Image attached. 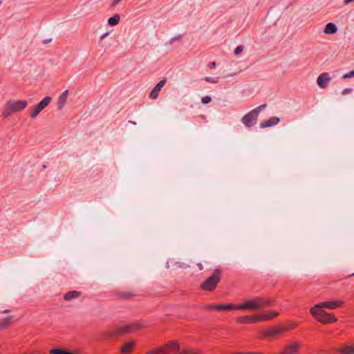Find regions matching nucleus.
Segmentation results:
<instances>
[{
  "label": "nucleus",
  "instance_id": "29",
  "mask_svg": "<svg viewBox=\"0 0 354 354\" xmlns=\"http://www.w3.org/2000/svg\"><path fill=\"white\" fill-rule=\"evenodd\" d=\"M205 80L209 83H217L219 81V77H206Z\"/></svg>",
  "mask_w": 354,
  "mask_h": 354
},
{
  "label": "nucleus",
  "instance_id": "19",
  "mask_svg": "<svg viewBox=\"0 0 354 354\" xmlns=\"http://www.w3.org/2000/svg\"><path fill=\"white\" fill-rule=\"evenodd\" d=\"M337 26L334 23H331V22L328 23L326 25L325 28L324 30V32L328 35L335 34V32H337Z\"/></svg>",
  "mask_w": 354,
  "mask_h": 354
},
{
  "label": "nucleus",
  "instance_id": "10",
  "mask_svg": "<svg viewBox=\"0 0 354 354\" xmlns=\"http://www.w3.org/2000/svg\"><path fill=\"white\" fill-rule=\"evenodd\" d=\"M331 80V77H330V75L328 73H321L317 79V83L319 88H324L327 86L329 82Z\"/></svg>",
  "mask_w": 354,
  "mask_h": 354
},
{
  "label": "nucleus",
  "instance_id": "44",
  "mask_svg": "<svg viewBox=\"0 0 354 354\" xmlns=\"http://www.w3.org/2000/svg\"><path fill=\"white\" fill-rule=\"evenodd\" d=\"M129 122L134 125L136 124V122L132 120H129Z\"/></svg>",
  "mask_w": 354,
  "mask_h": 354
},
{
  "label": "nucleus",
  "instance_id": "11",
  "mask_svg": "<svg viewBox=\"0 0 354 354\" xmlns=\"http://www.w3.org/2000/svg\"><path fill=\"white\" fill-rule=\"evenodd\" d=\"M166 82V79L164 78L156 84V85L154 86V88L151 90V91L149 93V97L151 99L155 100L158 98L159 95V92L160 91L161 88L165 85Z\"/></svg>",
  "mask_w": 354,
  "mask_h": 354
},
{
  "label": "nucleus",
  "instance_id": "36",
  "mask_svg": "<svg viewBox=\"0 0 354 354\" xmlns=\"http://www.w3.org/2000/svg\"><path fill=\"white\" fill-rule=\"evenodd\" d=\"M270 314L272 316V319H273L279 315V313L277 311H270Z\"/></svg>",
  "mask_w": 354,
  "mask_h": 354
},
{
  "label": "nucleus",
  "instance_id": "43",
  "mask_svg": "<svg viewBox=\"0 0 354 354\" xmlns=\"http://www.w3.org/2000/svg\"><path fill=\"white\" fill-rule=\"evenodd\" d=\"M245 354H262L261 353H245Z\"/></svg>",
  "mask_w": 354,
  "mask_h": 354
},
{
  "label": "nucleus",
  "instance_id": "40",
  "mask_svg": "<svg viewBox=\"0 0 354 354\" xmlns=\"http://www.w3.org/2000/svg\"><path fill=\"white\" fill-rule=\"evenodd\" d=\"M215 66H216V62H210L209 64V67L210 68H213Z\"/></svg>",
  "mask_w": 354,
  "mask_h": 354
},
{
  "label": "nucleus",
  "instance_id": "2",
  "mask_svg": "<svg viewBox=\"0 0 354 354\" xmlns=\"http://www.w3.org/2000/svg\"><path fill=\"white\" fill-rule=\"evenodd\" d=\"M28 102L26 100H9L5 104L2 116L7 118L12 113L24 110Z\"/></svg>",
  "mask_w": 354,
  "mask_h": 354
},
{
  "label": "nucleus",
  "instance_id": "47",
  "mask_svg": "<svg viewBox=\"0 0 354 354\" xmlns=\"http://www.w3.org/2000/svg\"><path fill=\"white\" fill-rule=\"evenodd\" d=\"M351 276H354V272L353 274H350L348 277H350Z\"/></svg>",
  "mask_w": 354,
  "mask_h": 354
},
{
  "label": "nucleus",
  "instance_id": "13",
  "mask_svg": "<svg viewBox=\"0 0 354 354\" xmlns=\"http://www.w3.org/2000/svg\"><path fill=\"white\" fill-rule=\"evenodd\" d=\"M280 118L278 117H272L268 120L263 121L260 123L261 128H267L277 125L280 122Z\"/></svg>",
  "mask_w": 354,
  "mask_h": 354
},
{
  "label": "nucleus",
  "instance_id": "23",
  "mask_svg": "<svg viewBox=\"0 0 354 354\" xmlns=\"http://www.w3.org/2000/svg\"><path fill=\"white\" fill-rule=\"evenodd\" d=\"M118 297L121 299L129 300L134 297V295L131 292H121L118 293Z\"/></svg>",
  "mask_w": 354,
  "mask_h": 354
},
{
  "label": "nucleus",
  "instance_id": "26",
  "mask_svg": "<svg viewBox=\"0 0 354 354\" xmlns=\"http://www.w3.org/2000/svg\"><path fill=\"white\" fill-rule=\"evenodd\" d=\"M274 305V299L272 297L268 299L263 298V307H269Z\"/></svg>",
  "mask_w": 354,
  "mask_h": 354
},
{
  "label": "nucleus",
  "instance_id": "24",
  "mask_svg": "<svg viewBox=\"0 0 354 354\" xmlns=\"http://www.w3.org/2000/svg\"><path fill=\"white\" fill-rule=\"evenodd\" d=\"M12 319V317L9 316V317H7L4 318L3 319H2L0 322V329L6 328L11 323Z\"/></svg>",
  "mask_w": 354,
  "mask_h": 354
},
{
  "label": "nucleus",
  "instance_id": "4",
  "mask_svg": "<svg viewBox=\"0 0 354 354\" xmlns=\"http://www.w3.org/2000/svg\"><path fill=\"white\" fill-rule=\"evenodd\" d=\"M310 313L317 319V320L324 324L335 322L337 318L322 308H317L313 310V308L310 309Z\"/></svg>",
  "mask_w": 354,
  "mask_h": 354
},
{
  "label": "nucleus",
  "instance_id": "7",
  "mask_svg": "<svg viewBox=\"0 0 354 354\" xmlns=\"http://www.w3.org/2000/svg\"><path fill=\"white\" fill-rule=\"evenodd\" d=\"M142 328V325L139 323H133L129 325L117 326L114 328L115 335L118 336L122 334L129 333L133 330Z\"/></svg>",
  "mask_w": 354,
  "mask_h": 354
},
{
  "label": "nucleus",
  "instance_id": "33",
  "mask_svg": "<svg viewBox=\"0 0 354 354\" xmlns=\"http://www.w3.org/2000/svg\"><path fill=\"white\" fill-rule=\"evenodd\" d=\"M182 35H178L177 36L172 37L169 41V44L172 45L176 41L179 40L182 37Z\"/></svg>",
  "mask_w": 354,
  "mask_h": 354
},
{
  "label": "nucleus",
  "instance_id": "25",
  "mask_svg": "<svg viewBox=\"0 0 354 354\" xmlns=\"http://www.w3.org/2000/svg\"><path fill=\"white\" fill-rule=\"evenodd\" d=\"M257 322L272 319V316H271L270 312L257 316Z\"/></svg>",
  "mask_w": 354,
  "mask_h": 354
},
{
  "label": "nucleus",
  "instance_id": "34",
  "mask_svg": "<svg viewBox=\"0 0 354 354\" xmlns=\"http://www.w3.org/2000/svg\"><path fill=\"white\" fill-rule=\"evenodd\" d=\"M216 307H218V304H209L206 306L205 308L208 310H216Z\"/></svg>",
  "mask_w": 354,
  "mask_h": 354
},
{
  "label": "nucleus",
  "instance_id": "42",
  "mask_svg": "<svg viewBox=\"0 0 354 354\" xmlns=\"http://www.w3.org/2000/svg\"><path fill=\"white\" fill-rule=\"evenodd\" d=\"M353 1H354V0H344V3L345 4H348V3H350L353 2Z\"/></svg>",
  "mask_w": 354,
  "mask_h": 354
},
{
  "label": "nucleus",
  "instance_id": "5",
  "mask_svg": "<svg viewBox=\"0 0 354 354\" xmlns=\"http://www.w3.org/2000/svg\"><path fill=\"white\" fill-rule=\"evenodd\" d=\"M239 306V310H251L254 311L259 310L263 308V298L255 297L246 300Z\"/></svg>",
  "mask_w": 354,
  "mask_h": 354
},
{
  "label": "nucleus",
  "instance_id": "9",
  "mask_svg": "<svg viewBox=\"0 0 354 354\" xmlns=\"http://www.w3.org/2000/svg\"><path fill=\"white\" fill-rule=\"evenodd\" d=\"M344 304L343 301L341 300H334V301H327L318 304H316L313 307V310H315L317 308H328L329 309H335L337 307L342 306Z\"/></svg>",
  "mask_w": 354,
  "mask_h": 354
},
{
  "label": "nucleus",
  "instance_id": "20",
  "mask_svg": "<svg viewBox=\"0 0 354 354\" xmlns=\"http://www.w3.org/2000/svg\"><path fill=\"white\" fill-rule=\"evenodd\" d=\"M80 295H81V292L79 291H77V290L68 291L64 295V299L66 301H69L73 299L79 297L80 296Z\"/></svg>",
  "mask_w": 354,
  "mask_h": 354
},
{
  "label": "nucleus",
  "instance_id": "46",
  "mask_svg": "<svg viewBox=\"0 0 354 354\" xmlns=\"http://www.w3.org/2000/svg\"><path fill=\"white\" fill-rule=\"evenodd\" d=\"M8 312H9V310H3V313H8Z\"/></svg>",
  "mask_w": 354,
  "mask_h": 354
},
{
  "label": "nucleus",
  "instance_id": "48",
  "mask_svg": "<svg viewBox=\"0 0 354 354\" xmlns=\"http://www.w3.org/2000/svg\"><path fill=\"white\" fill-rule=\"evenodd\" d=\"M236 354H245V353H237Z\"/></svg>",
  "mask_w": 354,
  "mask_h": 354
},
{
  "label": "nucleus",
  "instance_id": "21",
  "mask_svg": "<svg viewBox=\"0 0 354 354\" xmlns=\"http://www.w3.org/2000/svg\"><path fill=\"white\" fill-rule=\"evenodd\" d=\"M337 351L342 354H354V346H346L339 348Z\"/></svg>",
  "mask_w": 354,
  "mask_h": 354
},
{
  "label": "nucleus",
  "instance_id": "38",
  "mask_svg": "<svg viewBox=\"0 0 354 354\" xmlns=\"http://www.w3.org/2000/svg\"><path fill=\"white\" fill-rule=\"evenodd\" d=\"M109 35V32H105L104 34L102 35L100 37V41L104 39L105 37H106Z\"/></svg>",
  "mask_w": 354,
  "mask_h": 354
},
{
  "label": "nucleus",
  "instance_id": "14",
  "mask_svg": "<svg viewBox=\"0 0 354 354\" xmlns=\"http://www.w3.org/2000/svg\"><path fill=\"white\" fill-rule=\"evenodd\" d=\"M301 346L299 343H294L287 346L280 354H296L297 349Z\"/></svg>",
  "mask_w": 354,
  "mask_h": 354
},
{
  "label": "nucleus",
  "instance_id": "49",
  "mask_svg": "<svg viewBox=\"0 0 354 354\" xmlns=\"http://www.w3.org/2000/svg\"><path fill=\"white\" fill-rule=\"evenodd\" d=\"M1 3H2V0H0V5L1 4Z\"/></svg>",
  "mask_w": 354,
  "mask_h": 354
},
{
  "label": "nucleus",
  "instance_id": "45",
  "mask_svg": "<svg viewBox=\"0 0 354 354\" xmlns=\"http://www.w3.org/2000/svg\"><path fill=\"white\" fill-rule=\"evenodd\" d=\"M294 327H295V324H292V325H290V328H288V327H287V328L289 330L290 328H294Z\"/></svg>",
  "mask_w": 354,
  "mask_h": 354
},
{
  "label": "nucleus",
  "instance_id": "16",
  "mask_svg": "<svg viewBox=\"0 0 354 354\" xmlns=\"http://www.w3.org/2000/svg\"><path fill=\"white\" fill-rule=\"evenodd\" d=\"M136 345L134 341H129L126 342L120 349L122 354H129Z\"/></svg>",
  "mask_w": 354,
  "mask_h": 354
},
{
  "label": "nucleus",
  "instance_id": "15",
  "mask_svg": "<svg viewBox=\"0 0 354 354\" xmlns=\"http://www.w3.org/2000/svg\"><path fill=\"white\" fill-rule=\"evenodd\" d=\"M68 93V91L66 90L64 92H62L59 96L57 102V106L59 110H61L64 106L67 99Z\"/></svg>",
  "mask_w": 354,
  "mask_h": 354
},
{
  "label": "nucleus",
  "instance_id": "3",
  "mask_svg": "<svg viewBox=\"0 0 354 354\" xmlns=\"http://www.w3.org/2000/svg\"><path fill=\"white\" fill-rule=\"evenodd\" d=\"M221 270L216 268L214 270L212 275L201 284L200 288L203 290L212 291L216 288L221 280Z\"/></svg>",
  "mask_w": 354,
  "mask_h": 354
},
{
  "label": "nucleus",
  "instance_id": "6",
  "mask_svg": "<svg viewBox=\"0 0 354 354\" xmlns=\"http://www.w3.org/2000/svg\"><path fill=\"white\" fill-rule=\"evenodd\" d=\"M52 98L49 96L45 97L39 103H37L30 112V116L35 118L41 111H42L51 102Z\"/></svg>",
  "mask_w": 354,
  "mask_h": 354
},
{
  "label": "nucleus",
  "instance_id": "27",
  "mask_svg": "<svg viewBox=\"0 0 354 354\" xmlns=\"http://www.w3.org/2000/svg\"><path fill=\"white\" fill-rule=\"evenodd\" d=\"M103 339H110L113 337H116L114 329L111 331H104L101 335Z\"/></svg>",
  "mask_w": 354,
  "mask_h": 354
},
{
  "label": "nucleus",
  "instance_id": "35",
  "mask_svg": "<svg viewBox=\"0 0 354 354\" xmlns=\"http://www.w3.org/2000/svg\"><path fill=\"white\" fill-rule=\"evenodd\" d=\"M352 91V88H344L342 92V94L345 95H347L348 93H350Z\"/></svg>",
  "mask_w": 354,
  "mask_h": 354
},
{
  "label": "nucleus",
  "instance_id": "41",
  "mask_svg": "<svg viewBox=\"0 0 354 354\" xmlns=\"http://www.w3.org/2000/svg\"><path fill=\"white\" fill-rule=\"evenodd\" d=\"M197 266L198 267L200 270H203V266L202 265L201 263H197Z\"/></svg>",
  "mask_w": 354,
  "mask_h": 354
},
{
  "label": "nucleus",
  "instance_id": "12",
  "mask_svg": "<svg viewBox=\"0 0 354 354\" xmlns=\"http://www.w3.org/2000/svg\"><path fill=\"white\" fill-rule=\"evenodd\" d=\"M288 330L287 326H280L271 328L263 332V335L266 337H273L277 335H279L283 332Z\"/></svg>",
  "mask_w": 354,
  "mask_h": 354
},
{
  "label": "nucleus",
  "instance_id": "31",
  "mask_svg": "<svg viewBox=\"0 0 354 354\" xmlns=\"http://www.w3.org/2000/svg\"><path fill=\"white\" fill-rule=\"evenodd\" d=\"M354 77V70L344 74L342 77L343 80L348 79Z\"/></svg>",
  "mask_w": 354,
  "mask_h": 354
},
{
  "label": "nucleus",
  "instance_id": "28",
  "mask_svg": "<svg viewBox=\"0 0 354 354\" xmlns=\"http://www.w3.org/2000/svg\"><path fill=\"white\" fill-rule=\"evenodd\" d=\"M267 106L266 104H261L260 106H259L258 107L252 109L254 112L256 111V114L259 116V113L264 110L266 109V107Z\"/></svg>",
  "mask_w": 354,
  "mask_h": 354
},
{
  "label": "nucleus",
  "instance_id": "30",
  "mask_svg": "<svg viewBox=\"0 0 354 354\" xmlns=\"http://www.w3.org/2000/svg\"><path fill=\"white\" fill-rule=\"evenodd\" d=\"M243 46L239 45L234 50V54L237 56L243 50Z\"/></svg>",
  "mask_w": 354,
  "mask_h": 354
},
{
  "label": "nucleus",
  "instance_id": "17",
  "mask_svg": "<svg viewBox=\"0 0 354 354\" xmlns=\"http://www.w3.org/2000/svg\"><path fill=\"white\" fill-rule=\"evenodd\" d=\"M239 324H249L257 322V317L242 316L236 319Z\"/></svg>",
  "mask_w": 354,
  "mask_h": 354
},
{
  "label": "nucleus",
  "instance_id": "32",
  "mask_svg": "<svg viewBox=\"0 0 354 354\" xmlns=\"http://www.w3.org/2000/svg\"><path fill=\"white\" fill-rule=\"evenodd\" d=\"M211 101H212V98L210 96H208V95L205 96V97H202V99H201V102L204 104H208Z\"/></svg>",
  "mask_w": 354,
  "mask_h": 354
},
{
  "label": "nucleus",
  "instance_id": "8",
  "mask_svg": "<svg viewBox=\"0 0 354 354\" xmlns=\"http://www.w3.org/2000/svg\"><path fill=\"white\" fill-rule=\"evenodd\" d=\"M257 118L258 115L256 114V111L252 110L241 118V122L246 127H251L257 123Z\"/></svg>",
  "mask_w": 354,
  "mask_h": 354
},
{
  "label": "nucleus",
  "instance_id": "37",
  "mask_svg": "<svg viewBox=\"0 0 354 354\" xmlns=\"http://www.w3.org/2000/svg\"><path fill=\"white\" fill-rule=\"evenodd\" d=\"M122 0H113L112 3H111V6L113 7V6H115L119 2H120Z\"/></svg>",
  "mask_w": 354,
  "mask_h": 354
},
{
  "label": "nucleus",
  "instance_id": "1",
  "mask_svg": "<svg viewBox=\"0 0 354 354\" xmlns=\"http://www.w3.org/2000/svg\"><path fill=\"white\" fill-rule=\"evenodd\" d=\"M198 354L194 350L186 349L181 351L180 344L175 340L167 342L162 347H157L153 350L147 351V354Z\"/></svg>",
  "mask_w": 354,
  "mask_h": 354
},
{
  "label": "nucleus",
  "instance_id": "39",
  "mask_svg": "<svg viewBox=\"0 0 354 354\" xmlns=\"http://www.w3.org/2000/svg\"><path fill=\"white\" fill-rule=\"evenodd\" d=\"M51 41H52L51 38L46 39L43 40V44H49L50 42H51Z\"/></svg>",
  "mask_w": 354,
  "mask_h": 354
},
{
  "label": "nucleus",
  "instance_id": "22",
  "mask_svg": "<svg viewBox=\"0 0 354 354\" xmlns=\"http://www.w3.org/2000/svg\"><path fill=\"white\" fill-rule=\"evenodd\" d=\"M120 19V16L118 14L114 15L113 17L109 18L108 24L111 26H115L118 24Z\"/></svg>",
  "mask_w": 354,
  "mask_h": 354
},
{
  "label": "nucleus",
  "instance_id": "18",
  "mask_svg": "<svg viewBox=\"0 0 354 354\" xmlns=\"http://www.w3.org/2000/svg\"><path fill=\"white\" fill-rule=\"evenodd\" d=\"M216 308V310H239V306L235 304H218V307Z\"/></svg>",
  "mask_w": 354,
  "mask_h": 354
}]
</instances>
